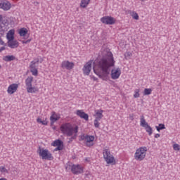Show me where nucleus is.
<instances>
[{
	"instance_id": "f03ea898",
	"label": "nucleus",
	"mask_w": 180,
	"mask_h": 180,
	"mask_svg": "<svg viewBox=\"0 0 180 180\" xmlns=\"http://www.w3.org/2000/svg\"><path fill=\"white\" fill-rule=\"evenodd\" d=\"M60 131L63 134H66L68 137H71L73 133H78V126L74 128L70 123H67L60 127Z\"/></svg>"
},
{
	"instance_id": "f3484780",
	"label": "nucleus",
	"mask_w": 180,
	"mask_h": 180,
	"mask_svg": "<svg viewBox=\"0 0 180 180\" xmlns=\"http://www.w3.org/2000/svg\"><path fill=\"white\" fill-rule=\"evenodd\" d=\"M12 5L8 1H2L0 3V8L4 11H9L11 9Z\"/></svg>"
},
{
	"instance_id": "c03bdc74",
	"label": "nucleus",
	"mask_w": 180,
	"mask_h": 180,
	"mask_svg": "<svg viewBox=\"0 0 180 180\" xmlns=\"http://www.w3.org/2000/svg\"><path fill=\"white\" fill-rule=\"evenodd\" d=\"M5 49H6L5 46L1 47L0 48V53H1V51H4V50H5Z\"/></svg>"
},
{
	"instance_id": "dca6fc26",
	"label": "nucleus",
	"mask_w": 180,
	"mask_h": 180,
	"mask_svg": "<svg viewBox=\"0 0 180 180\" xmlns=\"http://www.w3.org/2000/svg\"><path fill=\"white\" fill-rule=\"evenodd\" d=\"M76 115L79 116V117H81V119H84L86 122L89 120V115L88 114L85 113L82 110H77Z\"/></svg>"
},
{
	"instance_id": "20e7f679",
	"label": "nucleus",
	"mask_w": 180,
	"mask_h": 180,
	"mask_svg": "<svg viewBox=\"0 0 180 180\" xmlns=\"http://www.w3.org/2000/svg\"><path fill=\"white\" fill-rule=\"evenodd\" d=\"M147 154V147H140L136 149V153L134 154V159L136 161H143L146 158V155Z\"/></svg>"
},
{
	"instance_id": "3c124183",
	"label": "nucleus",
	"mask_w": 180,
	"mask_h": 180,
	"mask_svg": "<svg viewBox=\"0 0 180 180\" xmlns=\"http://www.w3.org/2000/svg\"><path fill=\"white\" fill-rule=\"evenodd\" d=\"M40 63H43V59L41 60Z\"/></svg>"
},
{
	"instance_id": "a878e982",
	"label": "nucleus",
	"mask_w": 180,
	"mask_h": 180,
	"mask_svg": "<svg viewBox=\"0 0 180 180\" xmlns=\"http://www.w3.org/2000/svg\"><path fill=\"white\" fill-rule=\"evenodd\" d=\"M74 165H72V163L71 162H68L65 165V169L66 171H72V166Z\"/></svg>"
},
{
	"instance_id": "e433bc0d",
	"label": "nucleus",
	"mask_w": 180,
	"mask_h": 180,
	"mask_svg": "<svg viewBox=\"0 0 180 180\" xmlns=\"http://www.w3.org/2000/svg\"><path fill=\"white\" fill-rule=\"evenodd\" d=\"M22 44H27L30 41H32V39H27V41H21Z\"/></svg>"
},
{
	"instance_id": "c756f323",
	"label": "nucleus",
	"mask_w": 180,
	"mask_h": 180,
	"mask_svg": "<svg viewBox=\"0 0 180 180\" xmlns=\"http://www.w3.org/2000/svg\"><path fill=\"white\" fill-rule=\"evenodd\" d=\"M134 98H140V89H135Z\"/></svg>"
},
{
	"instance_id": "5fc2aeb1",
	"label": "nucleus",
	"mask_w": 180,
	"mask_h": 180,
	"mask_svg": "<svg viewBox=\"0 0 180 180\" xmlns=\"http://www.w3.org/2000/svg\"><path fill=\"white\" fill-rule=\"evenodd\" d=\"M86 161H88V158H86Z\"/></svg>"
},
{
	"instance_id": "b1692460",
	"label": "nucleus",
	"mask_w": 180,
	"mask_h": 180,
	"mask_svg": "<svg viewBox=\"0 0 180 180\" xmlns=\"http://www.w3.org/2000/svg\"><path fill=\"white\" fill-rule=\"evenodd\" d=\"M91 0H81L80 7L81 8H86L88 5H89V2Z\"/></svg>"
},
{
	"instance_id": "5701e85b",
	"label": "nucleus",
	"mask_w": 180,
	"mask_h": 180,
	"mask_svg": "<svg viewBox=\"0 0 180 180\" xmlns=\"http://www.w3.org/2000/svg\"><path fill=\"white\" fill-rule=\"evenodd\" d=\"M58 119H60V117H57V115L53 114L50 117L51 124V125L54 124L55 122H57V120H58Z\"/></svg>"
},
{
	"instance_id": "412c9836",
	"label": "nucleus",
	"mask_w": 180,
	"mask_h": 180,
	"mask_svg": "<svg viewBox=\"0 0 180 180\" xmlns=\"http://www.w3.org/2000/svg\"><path fill=\"white\" fill-rule=\"evenodd\" d=\"M4 61H6V63H9L11 61H14V60H16V57L13 55L11 56H3Z\"/></svg>"
},
{
	"instance_id": "79ce46f5",
	"label": "nucleus",
	"mask_w": 180,
	"mask_h": 180,
	"mask_svg": "<svg viewBox=\"0 0 180 180\" xmlns=\"http://www.w3.org/2000/svg\"><path fill=\"white\" fill-rule=\"evenodd\" d=\"M39 62H40V59H39V58L35 59V61H34V63H35V64H39Z\"/></svg>"
},
{
	"instance_id": "9d476101",
	"label": "nucleus",
	"mask_w": 180,
	"mask_h": 180,
	"mask_svg": "<svg viewBox=\"0 0 180 180\" xmlns=\"http://www.w3.org/2000/svg\"><path fill=\"white\" fill-rule=\"evenodd\" d=\"M51 146H53V147H56L53 151H61V150H63V148H64V145L63 143V141L60 139H57L55 141H53L51 143Z\"/></svg>"
},
{
	"instance_id": "58836bf2",
	"label": "nucleus",
	"mask_w": 180,
	"mask_h": 180,
	"mask_svg": "<svg viewBox=\"0 0 180 180\" xmlns=\"http://www.w3.org/2000/svg\"><path fill=\"white\" fill-rule=\"evenodd\" d=\"M4 32V26H2V24H0V33Z\"/></svg>"
},
{
	"instance_id": "4c0bfd02",
	"label": "nucleus",
	"mask_w": 180,
	"mask_h": 180,
	"mask_svg": "<svg viewBox=\"0 0 180 180\" xmlns=\"http://www.w3.org/2000/svg\"><path fill=\"white\" fill-rule=\"evenodd\" d=\"M12 174L13 175H18V169H14V170L12 171Z\"/></svg>"
},
{
	"instance_id": "72a5a7b5",
	"label": "nucleus",
	"mask_w": 180,
	"mask_h": 180,
	"mask_svg": "<svg viewBox=\"0 0 180 180\" xmlns=\"http://www.w3.org/2000/svg\"><path fill=\"white\" fill-rule=\"evenodd\" d=\"M2 19H3L2 15H0V22H1V25H4V26H6L7 22L5 20L2 21Z\"/></svg>"
},
{
	"instance_id": "f257e3e1",
	"label": "nucleus",
	"mask_w": 180,
	"mask_h": 180,
	"mask_svg": "<svg viewBox=\"0 0 180 180\" xmlns=\"http://www.w3.org/2000/svg\"><path fill=\"white\" fill-rule=\"evenodd\" d=\"M115 58L112 52H108L100 60L94 62V72L103 81H108L110 74V68L115 67Z\"/></svg>"
},
{
	"instance_id": "a18cd8bd",
	"label": "nucleus",
	"mask_w": 180,
	"mask_h": 180,
	"mask_svg": "<svg viewBox=\"0 0 180 180\" xmlns=\"http://www.w3.org/2000/svg\"><path fill=\"white\" fill-rule=\"evenodd\" d=\"M75 139H77V134H75L73 136L71 137L72 140H75Z\"/></svg>"
},
{
	"instance_id": "f704fd0d",
	"label": "nucleus",
	"mask_w": 180,
	"mask_h": 180,
	"mask_svg": "<svg viewBox=\"0 0 180 180\" xmlns=\"http://www.w3.org/2000/svg\"><path fill=\"white\" fill-rule=\"evenodd\" d=\"M8 170L4 167H0V172H6Z\"/></svg>"
},
{
	"instance_id": "c85d7f7f",
	"label": "nucleus",
	"mask_w": 180,
	"mask_h": 180,
	"mask_svg": "<svg viewBox=\"0 0 180 180\" xmlns=\"http://www.w3.org/2000/svg\"><path fill=\"white\" fill-rule=\"evenodd\" d=\"M151 92H153V89H145L143 91V95H151Z\"/></svg>"
},
{
	"instance_id": "1a4fd4ad",
	"label": "nucleus",
	"mask_w": 180,
	"mask_h": 180,
	"mask_svg": "<svg viewBox=\"0 0 180 180\" xmlns=\"http://www.w3.org/2000/svg\"><path fill=\"white\" fill-rule=\"evenodd\" d=\"M75 64L70 60H63L61 63V68L63 70H71L74 68Z\"/></svg>"
},
{
	"instance_id": "37998d69",
	"label": "nucleus",
	"mask_w": 180,
	"mask_h": 180,
	"mask_svg": "<svg viewBox=\"0 0 180 180\" xmlns=\"http://www.w3.org/2000/svg\"><path fill=\"white\" fill-rule=\"evenodd\" d=\"M37 123H41V122H43V120H41V118H37Z\"/></svg>"
},
{
	"instance_id": "a19ab883",
	"label": "nucleus",
	"mask_w": 180,
	"mask_h": 180,
	"mask_svg": "<svg viewBox=\"0 0 180 180\" xmlns=\"http://www.w3.org/2000/svg\"><path fill=\"white\" fill-rule=\"evenodd\" d=\"M129 119H130V120H134V115L133 114L129 115Z\"/></svg>"
},
{
	"instance_id": "ddd939ff",
	"label": "nucleus",
	"mask_w": 180,
	"mask_h": 180,
	"mask_svg": "<svg viewBox=\"0 0 180 180\" xmlns=\"http://www.w3.org/2000/svg\"><path fill=\"white\" fill-rule=\"evenodd\" d=\"M72 172L75 175H78L79 174H82V172H84V169L79 165H73Z\"/></svg>"
},
{
	"instance_id": "393cba45",
	"label": "nucleus",
	"mask_w": 180,
	"mask_h": 180,
	"mask_svg": "<svg viewBox=\"0 0 180 180\" xmlns=\"http://www.w3.org/2000/svg\"><path fill=\"white\" fill-rule=\"evenodd\" d=\"M19 34L21 36V37L26 36V34H27V29L25 27L21 28L19 31Z\"/></svg>"
},
{
	"instance_id": "6ab92c4d",
	"label": "nucleus",
	"mask_w": 180,
	"mask_h": 180,
	"mask_svg": "<svg viewBox=\"0 0 180 180\" xmlns=\"http://www.w3.org/2000/svg\"><path fill=\"white\" fill-rule=\"evenodd\" d=\"M8 46L11 49H18L19 47V42L16 40L8 41Z\"/></svg>"
},
{
	"instance_id": "2eb2a0df",
	"label": "nucleus",
	"mask_w": 180,
	"mask_h": 180,
	"mask_svg": "<svg viewBox=\"0 0 180 180\" xmlns=\"http://www.w3.org/2000/svg\"><path fill=\"white\" fill-rule=\"evenodd\" d=\"M18 88H19L18 84L13 83L8 87L7 92L9 95H13L18 91Z\"/></svg>"
},
{
	"instance_id": "c9c22d12",
	"label": "nucleus",
	"mask_w": 180,
	"mask_h": 180,
	"mask_svg": "<svg viewBox=\"0 0 180 180\" xmlns=\"http://www.w3.org/2000/svg\"><path fill=\"white\" fill-rule=\"evenodd\" d=\"M48 123H49V122H47V120H43L41 122V124H43L44 126H47Z\"/></svg>"
},
{
	"instance_id": "bb28decb",
	"label": "nucleus",
	"mask_w": 180,
	"mask_h": 180,
	"mask_svg": "<svg viewBox=\"0 0 180 180\" xmlns=\"http://www.w3.org/2000/svg\"><path fill=\"white\" fill-rule=\"evenodd\" d=\"M155 129L158 131H160V130H164L165 129V124H159V126H156Z\"/></svg>"
},
{
	"instance_id": "7ed1b4c3",
	"label": "nucleus",
	"mask_w": 180,
	"mask_h": 180,
	"mask_svg": "<svg viewBox=\"0 0 180 180\" xmlns=\"http://www.w3.org/2000/svg\"><path fill=\"white\" fill-rule=\"evenodd\" d=\"M32 82H33V77L30 76L28 77L25 79V86H26V89L27 92L28 94H36V92H39V89L36 86H32Z\"/></svg>"
},
{
	"instance_id": "9b49d317",
	"label": "nucleus",
	"mask_w": 180,
	"mask_h": 180,
	"mask_svg": "<svg viewBox=\"0 0 180 180\" xmlns=\"http://www.w3.org/2000/svg\"><path fill=\"white\" fill-rule=\"evenodd\" d=\"M92 60L87 62L83 68V74L84 75H89L91 70H92Z\"/></svg>"
},
{
	"instance_id": "09e8293b",
	"label": "nucleus",
	"mask_w": 180,
	"mask_h": 180,
	"mask_svg": "<svg viewBox=\"0 0 180 180\" xmlns=\"http://www.w3.org/2000/svg\"><path fill=\"white\" fill-rule=\"evenodd\" d=\"M93 79H94V81H98V78H96L95 77H93Z\"/></svg>"
},
{
	"instance_id": "49530a36",
	"label": "nucleus",
	"mask_w": 180,
	"mask_h": 180,
	"mask_svg": "<svg viewBox=\"0 0 180 180\" xmlns=\"http://www.w3.org/2000/svg\"><path fill=\"white\" fill-rule=\"evenodd\" d=\"M160 134H156L155 135V139H158V137H160Z\"/></svg>"
},
{
	"instance_id": "2f4dec72",
	"label": "nucleus",
	"mask_w": 180,
	"mask_h": 180,
	"mask_svg": "<svg viewBox=\"0 0 180 180\" xmlns=\"http://www.w3.org/2000/svg\"><path fill=\"white\" fill-rule=\"evenodd\" d=\"M173 148H174V151H179V150H180L179 144H177V143L174 144Z\"/></svg>"
},
{
	"instance_id": "864d4df0",
	"label": "nucleus",
	"mask_w": 180,
	"mask_h": 180,
	"mask_svg": "<svg viewBox=\"0 0 180 180\" xmlns=\"http://www.w3.org/2000/svg\"><path fill=\"white\" fill-rule=\"evenodd\" d=\"M0 68H2V66L0 65Z\"/></svg>"
},
{
	"instance_id": "473e14b6",
	"label": "nucleus",
	"mask_w": 180,
	"mask_h": 180,
	"mask_svg": "<svg viewBox=\"0 0 180 180\" xmlns=\"http://www.w3.org/2000/svg\"><path fill=\"white\" fill-rule=\"evenodd\" d=\"M84 141H86V136H84V134L83 135H81L80 136H79V141H84Z\"/></svg>"
},
{
	"instance_id": "4be33fe9",
	"label": "nucleus",
	"mask_w": 180,
	"mask_h": 180,
	"mask_svg": "<svg viewBox=\"0 0 180 180\" xmlns=\"http://www.w3.org/2000/svg\"><path fill=\"white\" fill-rule=\"evenodd\" d=\"M103 110H96V120H102V117H103Z\"/></svg>"
},
{
	"instance_id": "8fccbe9b",
	"label": "nucleus",
	"mask_w": 180,
	"mask_h": 180,
	"mask_svg": "<svg viewBox=\"0 0 180 180\" xmlns=\"http://www.w3.org/2000/svg\"><path fill=\"white\" fill-rule=\"evenodd\" d=\"M0 180H8V179H6L5 178H1V179H0Z\"/></svg>"
},
{
	"instance_id": "7c9ffc66",
	"label": "nucleus",
	"mask_w": 180,
	"mask_h": 180,
	"mask_svg": "<svg viewBox=\"0 0 180 180\" xmlns=\"http://www.w3.org/2000/svg\"><path fill=\"white\" fill-rule=\"evenodd\" d=\"M101 120H94V127H96V129H98L99 126H100V122Z\"/></svg>"
},
{
	"instance_id": "0eeeda50",
	"label": "nucleus",
	"mask_w": 180,
	"mask_h": 180,
	"mask_svg": "<svg viewBox=\"0 0 180 180\" xmlns=\"http://www.w3.org/2000/svg\"><path fill=\"white\" fill-rule=\"evenodd\" d=\"M140 126H141V127H144L147 133H148L149 136H151L153 134V128H151L150 126L148 125V123L146 122V119H144V115L141 116Z\"/></svg>"
},
{
	"instance_id": "cd10ccee",
	"label": "nucleus",
	"mask_w": 180,
	"mask_h": 180,
	"mask_svg": "<svg viewBox=\"0 0 180 180\" xmlns=\"http://www.w3.org/2000/svg\"><path fill=\"white\" fill-rule=\"evenodd\" d=\"M131 16L133 18V19H135V20H139V14L135 11L131 12Z\"/></svg>"
},
{
	"instance_id": "6e6552de",
	"label": "nucleus",
	"mask_w": 180,
	"mask_h": 180,
	"mask_svg": "<svg viewBox=\"0 0 180 180\" xmlns=\"http://www.w3.org/2000/svg\"><path fill=\"white\" fill-rule=\"evenodd\" d=\"M101 22L104 25H115L116 23V19L112 16H104L101 18Z\"/></svg>"
},
{
	"instance_id": "f8f14e48",
	"label": "nucleus",
	"mask_w": 180,
	"mask_h": 180,
	"mask_svg": "<svg viewBox=\"0 0 180 180\" xmlns=\"http://www.w3.org/2000/svg\"><path fill=\"white\" fill-rule=\"evenodd\" d=\"M122 74V70L120 68H113L111 70V78L112 79H117L120 75Z\"/></svg>"
},
{
	"instance_id": "423d86ee",
	"label": "nucleus",
	"mask_w": 180,
	"mask_h": 180,
	"mask_svg": "<svg viewBox=\"0 0 180 180\" xmlns=\"http://www.w3.org/2000/svg\"><path fill=\"white\" fill-rule=\"evenodd\" d=\"M103 155L107 164H112V165H115L116 164V160H115L113 155L110 154V150H109V149H104L103 150Z\"/></svg>"
},
{
	"instance_id": "4468645a",
	"label": "nucleus",
	"mask_w": 180,
	"mask_h": 180,
	"mask_svg": "<svg viewBox=\"0 0 180 180\" xmlns=\"http://www.w3.org/2000/svg\"><path fill=\"white\" fill-rule=\"evenodd\" d=\"M30 68L32 75L37 77V75H38L39 74V71L37 70V65H36V63H34V60L31 61Z\"/></svg>"
},
{
	"instance_id": "ea45409f",
	"label": "nucleus",
	"mask_w": 180,
	"mask_h": 180,
	"mask_svg": "<svg viewBox=\"0 0 180 180\" xmlns=\"http://www.w3.org/2000/svg\"><path fill=\"white\" fill-rule=\"evenodd\" d=\"M0 44L1 46H5V42L2 41V38L0 37Z\"/></svg>"
},
{
	"instance_id": "a211bd4d",
	"label": "nucleus",
	"mask_w": 180,
	"mask_h": 180,
	"mask_svg": "<svg viewBox=\"0 0 180 180\" xmlns=\"http://www.w3.org/2000/svg\"><path fill=\"white\" fill-rule=\"evenodd\" d=\"M95 140V136L86 135V145L87 147H92L94 143H92Z\"/></svg>"
},
{
	"instance_id": "aec40b11",
	"label": "nucleus",
	"mask_w": 180,
	"mask_h": 180,
	"mask_svg": "<svg viewBox=\"0 0 180 180\" xmlns=\"http://www.w3.org/2000/svg\"><path fill=\"white\" fill-rule=\"evenodd\" d=\"M15 30H11L7 34V39L8 40V41H12L15 39Z\"/></svg>"
},
{
	"instance_id": "de8ad7c7",
	"label": "nucleus",
	"mask_w": 180,
	"mask_h": 180,
	"mask_svg": "<svg viewBox=\"0 0 180 180\" xmlns=\"http://www.w3.org/2000/svg\"><path fill=\"white\" fill-rule=\"evenodd\" d=\"M34 5H35V6H37V5H39V2L38 1H34Z\"/></svg>"
},
{
	"instance_id": "39448f33",
	"label": "nucleus",
	"mask_w": 180,
	"mask_h": 180,
	"mask_svg": "<svg viewBox=\"0 0 180 180\" xmlns=\"http://www.w3.org/2000/svg\"><path fill=\"white\" fill-rule=\"evenodd\" d=\"M38 153L39 157H41L42 160H47L48 161H53L54 160L53 155L47 149H42L39 147Z\"/></svg>"
},
{
	"instance_id": "603ef678",
	"label": "nucleus",
	"mask_w": 180,
	"mask_h": 180,
	"mask_svg": "<svg viewBox=\"0 0 180 180\" xmlns=\"http://www.w3.org/2000/svg\"><path fill=\"white\" fill-rule=\"evenodd\" d=\"M70 141H72V139L70 138Z\"/></svg>"
}]
</instances>
